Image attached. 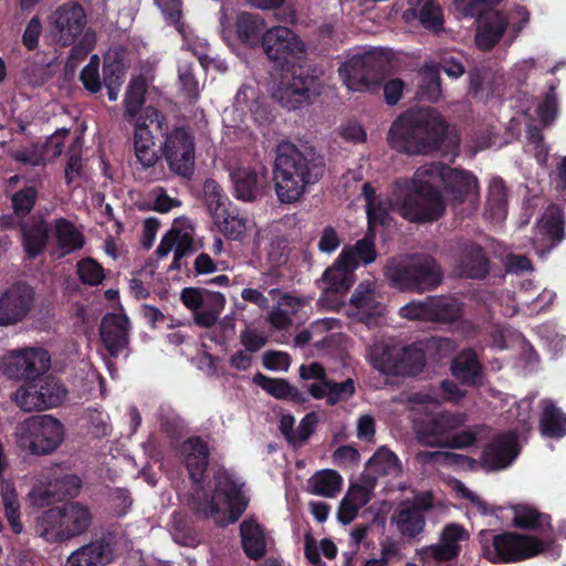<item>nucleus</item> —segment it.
Masks as SVG:
<instances>
[{"label":"nucleus","mask_w":566,"mask_h":566,"mask_svg":"<svg viewBox=\"0 0 566 566\" xmlns=\"http://www.w3.org/2000/svg\"><path fill=\"white\" fill-rule=\"evenodd\" d=\"M432 506L431 496H416L411 501H405L396 511L394 520L399 533L403 537L416 538L424 532V513Z\"/></svg>","instance_id":"17"},{"label":"nucleus","mask_w":566,"mask_h":566,"mask_svg":"<svg viewBox=\"0 0 566 566\" xmlns=\"http://www.w3.org/2000/svg\"><path fill=\"white\" fill-rule=\"evenodd\" d=\"M130 322L126 314L107 313L99 325V336L109 356L117 358L129 344Z\"/></svg>","instance_id":"19"},{"label":"nucleus","mask_w":566,"mask_h":566,"mask_svg":"<svg viewBox=\"0 0 566 566\" xmlns=\"http://www.w3.org/2000/svg\"><path fill=\"white\" fill-rule=\"evenodd\" d=\"M449 125L432 107H411L399 114L387 133L389 147L399 154L426 156L439 151Z\"/></svg>","instance_id":"3"},{"label":"nucleus","mask_w":566,"mask_h":566,"mask_svg":"<svg viewBox=\"0 0 566 566\" xmlns=\"http://www.w3.org/2000/svg\"><path fill=\"white\" fill-rule=\"evenodd\" d=\"M147 85L143 78L132 80L125 94V113L127 122L133 120L145 103Z\"/></svg>","instance_id":"45"},{"label":"nucleus","mask_w":566,"mask_h":566,"mask_svg":"<svg viewBox=\"0 0 566 566\" xmlns=\"http://www.w3.org/2000/svg\"><path fill=\"white\" fill-rule=\"evenodd\" d=\"M64 525L63 535L65 541L85 533L92 524V514L87 506L72 502L61 507Z\"/></svg>","instance_id":"28"},{"label":"nucleus","mask_w":566,"mask_h":566,"mask_svg":"<svg viewBox=\"0 0 566 566\" xmlns=\"http://www.w3.org/2000/svg\"><path fill=\"white\" fill-rule=\"evenodd\" d=\"M48 21L52 40L62 48L74 44L87 23L84 8L74 1L59 6Z\"/></svg>","instance_id":"11"},{"label":"nucleus","mask_w":566,"mask_h":566,"mask_svg":"<svg viewBox=\"0 0 566 566\" xmlns=\"http://www.w3.org/2000/svg\"><path fill=\"white\" fill-rule=\"evenodd\" d=\"M491 272L485 249L474 241L459 243L452 253V275L462 280L483 281Z\"/></svg>","instance_id":"13"},{"label":"nucleus","mask_w":566,"mask_h":566,"mask_svg":"<svg viewBox=\"0 0 566 566\" xmlns=\"http://www.w3.org/2000/svg\"><path fill=\"white\" fill-rule=\"evenodd\" d=\"M342 252L352 253L353 268L356 270L359 262L364 264L373 263L377 258L375 247V232H369L360 240H358L352 248H345Z\"/></svg>","instance_id":"46"},{"label":"nucleus","mask_w":566,"mask_h":566,"mask_svg":"<svg viewBox=\"0 0 566 566\" xmlns=\"http://www.w3.org/2000/svg\"><path fill=\"white\" fill-rule=\"evenodd\" d=\"M388 62L382 50L374 49L349 56L339 66L338 73L349 91H375L384 80Z\"/></svg>","instance_id":"8"},{"label":"nucleus","mask_w":566,"mask_h":566,"mask_svg":"<svg viewBox=\"0 0 566 566\" xmlns=\"http://www.w3.org/2000/svg\"><path fill=\"white\" fill-rule=\"evenodd\" d=\"M240 343L249 353L259 352L268 343V335L255 328L247 327L240 334Z\"/></svg>","instance_id":"61"},{"label":"nucleus","mask_w":566,"mask_h":566,"mask_svg":"<svg viewBox=\"0 0 566 566\" xmlns=\"http://www.w3.org/2000/svg\"><path fill=\"white\" fill-rule=\"evenodd\" d=\"M43 32V25L38 15H34L28 22L23 34L22 44L28 51H34L39 46L40 36Z\"/></svg>","instance_id":"60"},{"label":"nucleus","mask_w":566,"mask_h":566,"mask_svg":"<svg viewBox=\"0 0 566 566\" xmlns=\"http://www.w3.org/2000/svg\"><path fill=\"white\" fill-rule=\"evenodd\" d=\"M325 169L324 157L314 148L280 144L273 168L277 200L284 205L300 201L323 178Z\"/></svg>","instance_id":"4"},{"label":"nucleus","mask_w":566,"mask_h":566,"mask_svg":"<svg viewBox=\"0 0 566 566\" xmlns=\"http://www.w3.org/2000/svg\"><path fill=\"white\" fill-rule=\"evenodd\" d=\"M385 276L389 285L398 291L424 293L442 284L444 272L432 255L413 253L400 261L388 263Z\"/></svg>","instance_id":"6"},{"label":"nucleus","mask_w":566,"mask_h":566,"mask_svg":"<svg viewBox=\"0 0 566 566\" xmlns=\"http://www.w3.org/2000/svg\"><path fill=\"white\" fill-rule=\"evenodd\" d=\"M4 514L14 534H21L23 525L20 520V503L14 489L6 490L1 494Z\"/></svg>","instance_id":"53"},{"label":"nucleus","mask_w":566,"mask_h":566,"mask_svg":"<svg viewBox=\"0 0 566 566\" xmlns=\"http://www.w3.org/2000/svg\"><path fill=\"white\" fill-rule=\"evenodd\" d=\"M240 537L244 554L252 560H260L266 554L264 528L250 517L240 524Z\"/></svg>","instance_id":"26"},{"label":"nucleus","mask_w":566,"mask_h":566,"mask_svg":"<svg viewBox=\"0 0 566 566\" xmlns=\"http://www.w3.org/2000/svg\"><path fill=\"white\" fill-rule=\"evenodd\" d=\"M36 384L39 396L44 400V405H41L42 410L60 406L67 395L65 387L52 376L39 377Z\"/></svg>","instance_id":"43"},{"label":"nucleus","mask_w":566,"mask_h":566,"mask_svg":"<svg viewBox=\"0 0 566 566\" xmlns=\"http://www.w3.org/2000/svg\"><path fill=\"white\" fill-rule=\"evenodd\" d=\"M521 452L517 436L507 431L494 437L483 449L481 461L485 469L499 471L513 463Z\"/></svg>","instance_id":"18"},{"label":"nucleus","mask_w":566,"mask_h":566,"mask_svg":"<svg viewBox=\"0 0 566 566\" xmlns=\"http://www.w3.org/2000/svg\"><path fill=\"white\" fill-rule=\"evenodd\" d=\"M62 511L61 507H52L46 510L42 516L39 518L36 527L41 537H43L46 542L50 543H61L64 542L63 530L64 525H62Z\"/></svg>","instance_id":"41"},{"label":"nucleus","mask_w":566,"mask_h":566,"mask_svg":"<svg viewBox=\"0 0 566 566\" xmlns=\"http://www.w3.org/2000/svg\"><path fill=\"white\" fill-rule=\"evenodd\" d=\"M202 190L205 203L212 218L226 209L228 202H231L222 187L214 179H206Z\"/></svg>","instance_id":"49"},{"label":"nucleus","mask_w":566,"mask_h":566,"mask_svg":"<svg viewBox=\"0 0 566 566\" xmlns=\"http://www.w3.org/2000/svg\"><path fill=\"white\" fill-rule=\"evenodd\" d=\"M253 382L275 399L289 400L298 405L308 400L305 392L284 378H271L262 373H256L253 376Z\"/></svg>","instance_id":"27"},{"label":"nucleus","mask_w":566,"mask_h":566,"mask_svg":"<svg viewBox=\"0 0 566 566\" xmlns=\"http://www.w3.org/2000/svg\"><path fill=\"white\" fill-rule=\"evenodd\" d=\"M76 274L84 285L90 286H97L105 279L104 268L92 256H86L77 262Z\"/></svg>","instance_id":"50"},{"label":"nucleus","mask_w":566,"mask_h":566,"mask_svg":"<svg viewBox=\"0 0 566 566\" xmlns=\"http://www.w3.org/2000/svg\"><path fill=\"white\" fill-rule=\"evenodd\" d=\"M164 157L169 169L190 180L195 174V137L190 127H175L167 134L164 147Z\"/></svg>","instance_id":"10"},{"label":"nucleus","mask_w":566,"mask_h":566,"mask_svg":"<svg viewBox=\"0 0 566 566\" xmlns=\"http://www.w3.org/2000/svg\"><path fill=\"white\" fill-rule=\"evenodd\" d=\"M450 369L461 384L468 386L476 385L482 376V365L472 349H464L455 356Z\"/></svg>","instance_id":"32"},{"label":"nucleus","mask_w":566,"mask_h":566,"mask_svg":"<svg viewBox=\"0 0 566 566\" xmlns=\"http://www.w3.org/2000/svg\"><path fill=\"white\" fill-rule=\"evenodd\" d=\"M39 388L36 381H25L11 396L12 401L23 411L31 412L42 410L41 405L44 400L39 398Z\"/></svg>","instance_id":"48"},{"label":"nucleus","mask_w":566,"mask_h":566,"mask_svg":"<svg viewBox=\"0 0 566 566\" xmlns=\"http://www.w3.org/2000/svg\"><path fill=\"white\" fill-rule=\"evenodd\" d=\"M418 7L409 8L405 11L403 17L409 20V17L417 18L426 30L439 34L443 31L444 18L441 7L432 0H427Z\"/></svg>","instance_id":"37"},{"label":"nucleus","mask_w":566,"mask_h":566,"mask_svg":"<svg viewBox=\"0 0 566 566\" xmlns=\"http://www.w3.org/2000/svg\"><path fill=\"white\" fill-rule=\"evenodd\" d=\"M462 310V303L453 296H428L429 322L454 323L461 318Z\"/></svg>","instance_id":"31"},{"label":"nucleus","mask_w":566,"mask_h":566,"mask_svg":"<svg viewBox=\"0 0 566 566\" xmlns=\"http://www.w3.org/2000/svg\"><path fill=\"white\" fill-rule=\"evenodd\" d=\"M206 289L202 287H185L180 293V301L191 311L200 310L205 304Z\"/></svg>","instance_id":"64"},{"label":"nucleus","mask_w":566,"mask_h":566,"mask_svg":"<svg viewBox=\"0 0 566 566\" xmlns=\"http://www.w3.org/2000/svg\"><path fill=\"white\" fill-rule=\"evenodd\" d=\"M483 556L491 563H516L534 557L544 551V543L531 535L505 531L481 532Z\"/></svg>","instance_id":"7"},{"label":"nucleus","mask_w":566,"mask_h":566,"mask_svg":"<svg viewBox=\"0 0 566 566\" xmlns=\"http://www.w3.org/2000/svg\"><path fill=\"white\" fill-rule=\"evenodd\" d=\"M21 232L22 245L27 258L29 260H34L41 255L46 248L49 240V227L44 220H40L30 227L23 224Z\"/></svg>","instance_id":"36"},{"label":"nucleus","mask_w":566,"mask_h":566,"mask_svg":"<svg viewBox=\"0 0 566 566\" xmlns=\"http://www.w3.org/2000/svg\"><path fill=\"white\" fill-rule=\"evenodd\" d=\"M462 424V419L450 411H443L420 421L417 426L419 440L430 447H442L449 434Z\"/></svg>","instance_id":"20"},{"label":"nucleus","mask_w":566,"mask_h":566,"mask_svg":"<svg viewBox=\"0 0 566 566\" xmlns=\"http://www.w3.org/2000/svg\"><path fill=\"white\" fill-rule=\"evenodd\" d=\"M367 468L378 475H397L401 471L398 457L387 448H379L368 460Z\"/></svg>","instance_id":"44"},{"label":"nucleus","mask_w":566,"mask_h":566,"mask_svg":"<svg viewBox=\"0 0 566 566\" xmlns=\"http://www.w3.org/2000/svg\"><path fill=\"white\" fill-rule=\"evenodd\" d=\"M486 206L493 218H501L505 214L507 206V188L502 178H492L489 185Z\"/></svg>","instance_id":"47"},{"label":"nucleus","mask_w":566,"mask_h":566,"mask_svg":"<svg viewBox=\"0 0 566 566\" xmlns=\"http://www.w3.org/2000/svg\"><path fill=\"white\" fill-rule=\"evenodd\" d=\"M400 315L410 321L429 322L428 297L424 301L410 302L400 308Z\"/></svg>","instance_id":"63"},{"label":"nucleus","mask_w":566,"mask_h":566,"mask_svg":"<svg viewBox=\"0 0 566 566\" xmlns=\"http://www.w3.org/2000/svg\"><path fill=\"white\" fill-rule=\"evenodd\" d=\"M355 269L353 268L352 253L340 252L332 266L327 268L322 281L326 284V292L346 293L355 282Z\"/></svg>","instance_id":"22"},{"label":"nucleus","mask_w":566,"mask_h":566,"mask_svg":"<svg viewBox=\"0 0 566 566\" xmlns=\"http://www.w3.org/2000/svg\"><path fill=\"white\" fill-rule=\"evenodd\" d=\"M389 206V202L382 200H377L373 205H366L369 232H375L377 226H386L388 223Z\"/></svg>","instance_id":"58"},{"label":"nucleus","mask_w":566,"mask_h":566,"mask_svg":"<svg viewBox=\"0 0 566 566\" xmlns=\"http://www.w3.org/2000/svg\"><path fill=\"white\" fill-rule=\"evenodd\" d=\"M51 366V357L43 348H24L12 352L2 363L3 375L10 379L36 381Z\"/></svg>","instance_id":"12"},{"label":"nucleus","mask_w":566,"mask_h":566,"mask_svg":"<svg viewBox=\"0 0 566 566\" xmlns=\"http://www.w3.org/2000/svg\"><path fill=\"white\" fill-rule=\"evenodd\" d=\"M440 177L447 193L451 195L452 200L459 203L464 202L479 187L476 177L465 170L442 167Z\"/></svg>","instance_id":"24"},{"label":"nucleus","mask_w":566,"mask_h":566,"mask_svg":"<svg viewBox=\"0 0 566 566\" xmlns=\"http://www.w3.org/2000/svg\"><path fill=\"white\" fill-rule=\"evenodd\" d=\"M39 198L34 186H25L11 196L12 209L20 218H25L35 207Z\"/></svg>","instance_id":"52"},{"label":"nucleus","mask_w":566,"mask_h":566,"mask_svg":"<svg viewBox=\"0 0 566 566\" xmlns=\"http://www.w3.org/2000/svg\"><path fill=\"white\" fill-rule=\"evenodd\" d=\"M178 77L190 104H195L199 99V82L195 76L193 66L190 63L181 64L178 67Z\"/></svg>","instance_id":"56"},{"label":"nucleus","mask_w":566,"mask_h":566,"mask_svg":"<svg viewBox=\"0 0 566 566\" xmlns=\"http://www.w3.org/2000/svg\"><path fill=\"white\" fill-rule=\"evenodd\" d=\"M64 440V426L50 415L27 418L17 428V443L34 455L54 452Z\"/></svg>","instance_id":"9"},{"label":"nucleus","mask_w":566,"mask_h":566,"mask_svg":"<svg viewBox=\"0 0 566 566\" xmlns=\"http://www.w3.org/2000/svg\"><path fill=\"white\" fill-rule=\"evenodd\" d=\"M513 526L516 528L525 531H544L545 527L551 528V516L541 513L531 505L517 504L513 506Z\"/></svg>","instance_id":"39"},{"label":"nucleus","mask_w":566,"mask_h":566,"mask_svg":"<svg viewBox=\"0 0 566 566\" xmlns=\"http://www.w3.org/2000/svg\"><path fill=\"white\" fill-rule=\"evenodd\" d=\"M262 49L269 60L282 70L291 64V78L282 81L274 93L283 107L296 109L318 95V77L308 67L295 65L294 59L304 52V44L286 27H273L263 34Z\"/></svg>","instance_id":"2"},{"label":"nucleus","mask_w":566,"mask_h":566,"mask_svg":"<svg viewBox=\"0 0 566 566\" xmlns=\"http://www.w3.org/2000/svg\"><path fill=\"white\" fill-rule=\"evenodd\" d=\"M180 452L192 482L188 505L197 517L212 518L222 526L239 521L249 505V497L242 490L244 484L221 468L213 474L214 488L209 494L202 485L210 461L208 443L193 436L182 442Z\"/></svg>","instance_id":"1"},{"label":"nucleus","mask_w":566,"mask_h":566,"mask_svg":"<svg viewBox=\"0 0 566 566\" xmlns=\"http://www.w3.org/2000/svg\"><path fill=\"white\" fill-rule=\"evenodd\" d=\"M431 170L420 167L411 179H397L392 187V197L398 213L410 222H432L440 219L446 203L440 190L423 180Z\"/></svg>","instance_id":"5"},{"label":"nucleus","mask_w":566,"mask_h":566,"mask_svg":"<svg viewBox=\"0 0 566 566\" xmlns=\"http://www.w3.org/2000/svg\"><path fill=\"white\" fill-rule=\"evenodd\" d=\"M327 387V405L335 406L342 401H347L355 395L356 388L355 382L352 378H347L342 382H336L332 379H328V382L325 384Z\"/></svg>","instance_id":"55"},{"label":"nucleus","mask_w":566,"mask_h":566,"mask_svg":"<svg viewBox=\"0 0 566 566\" xmlns=\"http://www.w3.org/2000/svg\"><path fill=\"white\" fill-rule=\"evenodd\" d=\"M426 355L423 349L416 344L399 348L392 376L396 377H416L421 374L426 366Z\"/></svg>","instance_id":"35"},{"label":"nucleus","mask_w":566,"mask_h":566,"mask_svg":"<svg viewBox=\"0 0 566 566\" xmlns=\"http://www.w3.org/2000/svg\"><path fill=\"white\" fill-rule=\"evenodd\" d=\"M234 28L237 38L243 45L249 48L262 45V38L266 32V23L259 13L240 12L237 15Z\"/></svg>","instance_id":"25"},{"label":"nucleus","mask_w":566,"mask_h":566,"mask_svg":"<svg viewBox=\"0 0 566 566\" xmlns=\"http://www.w3.org/2000/svg\"><path fill=\"white\" fill-rule=\"evenodd\" d=\"M541 239L532 240V248L541 259L547 255L558 247L566 238L565 216L558 206H549L541 221Z\"/></svg>","instance_id":"16"},{"label":"nucleus","mask_w":566,"mask_h":566,"mask_svg":"<svg viewBox=\"0 0 566 566\" xmlns=\"http://www.w3.org/2000/svg\"><path fill=\"white\" fill-rule=\"evenodd\" d=\"M44 478L51 491L59 497H74L82 488L80 476L65 472L60 464L52 465Z\"/></svg>","instance_id":"33"},{"label":"nucleus","mask_w":566,"mask_h":566,"mask_svg":"<svg viewBox=\"0 0 566 566\" xmlns=\"http://www.w3.org/2000/svg\"><path fill=\"white\" fill-rule=\"evenodd\" d=\"M35 291L24 281H17L0 294V327L22 323L34 307Z\"/></svg>","instance_id":"14"},{"label":"nucleus","mask_w":566,"mask_h":566,"mask_svg":"<svg viewBox=\"0 0 566 566\" xmlns=\"http://www.w3.org/2000/svg\"><path fill=\"white\" fill-rule=\"evenodd\" d=\"M536 113L544 126L552 125L556 119L558 114V103L554 85H549L548 92L545 94L542 103L538 105Z\"/></svg>","instance_id":"57"},{"label":"nucleus","mask_w":566,"mask_h":566,"mask_svg":"<svg viewBox=\"0 0 566 566\" xmlns=\"http://www.w3.org/2000/svg\"><path fill=\"white\" fill-rule=\"evenodd\" d=\"M505 271L513 274L533 272L534 266L530 258L524 254L510 253L504 263Z\"/></svg>","instance_id":"62"},{"label":"nucleus","mask_w":566,"mask_h":566,"mask_svg":"<svg viewBox=\"0 0 566 566\" xmlns=\"http://www.w3.org/2000/svg\"><path fill=\"white\" fill-rule=\"evenodd\" d=\"M469 537L470 534L463 525L449 523L442 528L439 535V542L418 548L417 555L422 564L455 560L461 553L460 543L468 541Z\"/></svg>","instance_id":"15"},{"label":"nucleus","mask_w":566,"mask_h":566,"mask_svg":"<svg viewBox=\"0 0 566 566\" xmlns=\"http://www.w3.org/2000/svg\"><path fill=\"white\" fill-rule=\"evenodd\" d=\"M420 95L432 103L439 99L441 96V78L438 71L431 70L426 74L420 86Z\"/></svg>","instance_id":"59"},{"label":"nucleus","mask_w":566,"mask_h":566,"mask_svg":"<svg viewBox=\"0 0 566 566\" xmlns=\"http://www.w3.org/2000/svg\"><path fill=\"white\" fill-rule=\"evenodd\" d=\"M311 492L315 495L335 497L343 484L340 474L332 469L316 472L310 480Z\"/></svg>","instance_id":"42"},{"label":"nucleus","mask_w":566,"mask_h":566,"mask_svg":"<svg viewBox=\"0 0 566 566\" xmlns=\"http://www.w3.org/2000/svg\"><path fill=\"white\" fill-rule=\"evenodd\" d=\"M234 185V196L237 199L251 202L259 195V177L255 170L249 168H239L231 174Z\"/></svg>","instance_id":"40"},{"label":"nucleus","mask_w":566,"mask_h":566,"mask_svg":"<svg viewBox=\"0 0 566 566\" xmlns=\"http://www.w3.org/2000/svg\"><path fill=\"white\" fill-rule=\"evenodd\" d=\"M399 348L396 345L377 342L368 349V358L371 366L384 375L392 376L397 370L396 359Z\"/></svg>","instance_id":"38"},{"label":"nucleus","mask_w":566,"mask_h":566,"mask_svg":"<svg viewBox=\"0 0 566 566\" xmlns=\"http://www.w3.org/2000/svg\"><path fill=\"white\" fill-rule=\"evenodd\" d=\"M479 25L475 33V44L483 51H491L502 39L509 27L507 15L499 10H491L479 15Z\"/></svg>","instance_id":"21"},{"label":"nucleus","mask_w":566,"mask_h":566,"mask_svg":"<svg viewBox=\"0 0 566 566\" xmlns=\"http://www.w3.org/2000/svg\"><path fill=\"white\" fill-rule=\"evenodd\" d=\"M213 222L219 231L229 240H241L247 231L248 218L232 202H228L226 209L217 213Z\"/></svg>","instance_id":"29"},{"label":"nucleus","mask_w":566,"mask_h":566,"mask_svg":"<svg viewBox=\"0 0 566 566\" xmlns=\"http://www.w3.org/2000/svg\"><path fill=\"white\" fill-rule=\"evenodd\" d=\"M539 431L545 438L560 439L566 436V413L551 399L542 400Z\"/></svg>","instance_id":"30"},{"label":"nucleus","mask_w":566,"mask_h":566,"mask_svg":"<svg viewBox=\"0 0 566 566\" xmlns=\"http://www.w3.org/2000/svg\"><path fill=\"white\" fill-rule=\"evenodd\" d=\"M125 71L126 67L122 55L118 53L105 55L103 64L104 83L123 84Z\"/></svg>","instance_id":"54"},{"label":"nucleus","mask_w":566,"mask_h":566,"mask_svg":"<svg viewBox=\"0 0 566 566\" xmlns=\"http://www.w3.org/2000/svg\"><path fill=\"white\" fill-rule=\"evenodd\" d=\"M114 556V549L105 537L92 541L73 552L65 566H105Z\"/></svg>","instance_id":"23"},{"label":"nucleus","mask_w":566,"mask_h":566,"mask_svg":"<svg viewBox=\"0 0 566 566\" xmlns=\"http://www.w3.org/2000/svg\"><path fill=\"white\" fill-rule=\"evenodd\" d=\"M54 237L57 248L62 251L60 256H65L83 249L85 237L70 220L57 218L54 220Z\"/></svg>","instance_id":"34"},{"label":"nucleus","mask_w":566,"mask_h":566,"mask_svg":"<svg viewBox=\"0 0 566 566\" xmlns=\"http://www.w3.org/2000/svg\"><path fill=\"white\" fill-rule=\"evenodd\" d=\"M350 304L358 311L368 312L369 315L380 314L377 310L380 304L375 301L374 287L369 282H361L352 294Z\"/></svg>","instance_id":"51"}]
</instances>
